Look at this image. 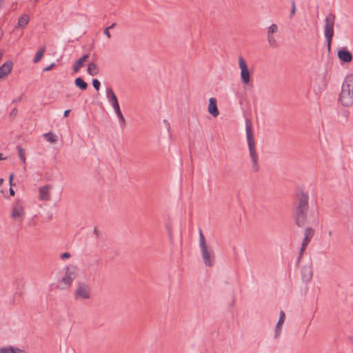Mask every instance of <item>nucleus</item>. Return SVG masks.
I'll use <instances>...</instances> for the list:
<instances>
[{
  "instance_id": "nucleus-39",
  "label": "nucleus",
  "mask_w": 353,
  "mask_h": 353,
  "mask_svg": "<svg viewBox=\"0 0 353 353\" xmlns=\"http://www.w3.org/2000/svg\"><path fill=\"white\" fill-rule=\"evenodd\" d=\"M13 177H14V175L13 174H10V177H9V180H10V185H12V180H13Z\"/></svg>"
},
{
  "instance_id": "nucleus-5",
  "label": "nucleus",
  "mask_w": 353,
  "mask_h": 353,
  "mask_svg": "<svg viewBox=\"0 0 353 353\" xmlns=\"http://www.w3.org/2000/svg\"><path fill=\"white\" fill-rule=\"evenodd\" d=\"M239 65L241 70V79L243 84H248L251 79L250 72L247 63L242 57H239Z\"/></svg>"
},
{
  "instance_id": "nucleus-29",
  "label": "nucleus",
  "mask_w": 353,
  "mask_h": 353,
  "mask_svg": "<svg viewBox=\"0 0 353 353\" xmlns=\"http://www.w3.org/2000/svg\"><path fill=\"white\" fill-rule=\"evenodd\" d=\"M0 353H14V347L12 346L0 348Z\"/></svg>"
},
{
  "instance_id": "nucleus-12",
  "label": "nucleus",
  "mask_w": 353,
  "mask_h": 353,
  "mask_svg": "<svg viewBox=\"0 0 353 353\" xmlns=\"http://www.w3.org/2000/svg\"><path fill=\"white\" fill-rule=\"evenodd\" d=\"M302 279L305 283H308L312 278V269L311 265H305L301 270Z\"/></svg>"
},
{
  "instance_id": "nucleus-20",
  "label": "nucleus",
  "mask_w": 353,
  "mask_h": 353,
  "mask_svg": "<svg viewBox=\"0 0 353 353\" xmlns=\"http://www.w3.org/2000/svg\"><path fill=\"white\" fill-rule=\"evenodd\" d=\"M250 156L251 157L252 168L254 171H257L259 170V165H258V157H257L256 150H250Z\"/></svg>"
},
{
  "instance_id": "nucleus-31",
  "label": "nucleus",
  "mask_w": 353,
  "mask_h": 353,
  "mask_svg": "<svg viewBox=\"0 0 353 353\" xmlns=\"http://www.w3.org/2000/svg\"><path fill=\"white\" fill-rule=\"evenodd\" d=\"M295 12H296V5H295V2L294 1H292V8H291V12H290V17L292 18V17L294 16Z\"/></svg>"
},
{
  "instance_id": "nucleus-49",
  "label": "nucleus",
  "mask_w": 353,
  "mask_h": 353,
  "mask_svg": "<svg viewBox=\"0 0 353 353\" xmlns=\"http://www.w3.org/2000/svg\"><path fill=\"white\" fill-rule=\"evenodd\" d=\"M94 233H97V229H94Z\"/></svg>"
},
{
  "instance_id": "nucleus-21",
  "label": "nucleus",
  "mask_w": 353,
  "mask_h": 353,
  "mask_svg": "<svg viewBox=\"0 0 353 353\" xmlns=\"http://www.w3.org/2000/svg\"><path fill=\"white\" fill-rule=\"evenodd\" d=\"M74 274L72 272H66L64 276L62 278V282L66 285L69 286L74 279Z\"/></svg>"
},
{
  "instance_id": "nucleus-27",
  "label": "nucleus",
  "mask_w": 353,
  "mask_h": 353,
  "mask_svg": "<svg viewBox=\"0 0 353 353\" xmlns=\"http://www.w3.org/2000/svg\"><path fill=\"white\" fill-rule=\"evenodd\" d=\"M278 30V26L275 23H272L268 29L267 35H272Z\"/></svg>"
},
{
  "instance_id": "nucleus-32",
  "label": "nucleus",
  "mask_w": 353,
  "mask_h": 353,
  "mask_svg": "<svg viewBox=\"0 0 353 353\" xmlns=\"http://www.w3.org/2000/svg\"><path fill=\"white\" fill-rule=\"evenodd\" d=\"M70 254L68 253V252H65V253H63L61 255V259H68L70 257Z\"/></svg>"
},
{
  "instance_id": "nucleus-24",
  "label": "nucleus",
  "mask_w": 353,
  "mask_h": 353,
  "mask_svg": "<svg viewBox=\"0 0 353 353\" xmlns=\"http://www.w3.org/2000/svg\"><path fill=\"white\" fill-rule=\"evenodd\" d=\"M74 84L82 90H85L88 87L87 83L81 77H78L75 79Z\"/></svg>"
},
{
  "instance_id": "nucleus-18",
  "label": "nucleus",
  "mask_w": 353,
  "mask_h": 353,
  "mask_svg": "<svg viewBox=\"0 0 353 353\" xmlns=\"http://www.w3.org/2000/svg\"><path fill=\"white\" fill-rule=\"evenodd\" d=\"M49 185H45L39 188V199L43 201H48L50 199Z\"/></svg>"
},
{
  "instance_id": "nucleus-3",
  "label": "nucleus",
  "mask_w": 353,
  "mask_h": 353,
  "mask_svg": "<svg viewBox=\"0 0 353 353\" xmlns=\"http://www.w3.org/2000/svg\"><path fill=\"white\" fill-rule=\"evenodd\" d=\"M335 17L333 14H329L324 20V36L328 48H330L332 37L334 36V26Z\"/></svg>"
},
{
  "instance_id": "nucleus-35",
  "label": "nucleus",
  "mask_w": 353,
  "mask_h": 353,
  "mask_svg": "<svg viewBox=\"0 0 353 353\" xmlns=\"http://www.w3.org/2000/svg\"><path fill=\"white\" fill-rule=\"evenodd\" d=\"M103 33H104V34H105L108 37V38H110L111 37V34H110L109 28H106L104 30Z\"/></svg>"
},
{
  "instance_id": "nucleus-17",
  "label": "nucleus",
  "mask_w": 353,
  "mask_h": 353,
  "mask_svg": "<svg viewBox=\"0 0 353 353\" xmlns=\"http://www.w3.org/2000/svg\"><path fill=\"white\" fill-rule=\"evenodd\" d=\"M24 214V209L20 203H17L12 212V216L14 219L21 218Z\"/></svg>"
},
{
  "instance_id": "nucleus-22",
  "label": "nucleus",
  "mask_w": 353,
  "mask_h": 353,
  "mask_svg": "<svg viewBox=\"0 0 353 353\" xmlns=\"http://www.w3.org/2000/svg\"><path fill=\"white\" fill-rule=\"evenodd\" d=\"M87 72L91 76L97 75L99 73L97 65L94 63H90L88 65Z\"/></svg>"
},
{
  "instance_id": "nucleus-37",
  "label": "nucleus",
  "mask_w": 353,
  "mask_h": 353,
  "mask_svg": "<svg viewBox=\"0 0 353 353\" xmlns=\"http://www.w3.org/2000/svg\"><path fill=\"white\" fill-rule=\"evenodd\" d=\"M70 112V110H65L64 113H63V117H67L69 115Z\"/></svg>"
},
{
  "instance_id": "nucleus-42",
  "label": "nucleus",
  "mask_w": 353,
  "mask_h": 353,
  "mask_svg": "<svg viewBox=\"0 0 353 353\" xmlns=\"http://www.w3.org/2000/svg\"><path fill=\"white\" fill-rule=\"evenodd\" d=\"M4 3V0H0V8H1L3 6Z\"/></svg>"
},
{
  "instance_id": "nucleus-6",
  "label": "nucleus",
  "mask_w": 353,
  "mask_h": 353,
  "mask_svg": "<svg viewBox=\"0 0 353 353\" xmlns=\"http://www.w3.org/2000/svg\"><path fill=\"white\" fill-rule=\"evenodd\" d=\"M308 208H296V223L299 227H303L307 222Z\"/></svg>"
},
{
  "instance_id": "nucleus-48",
  "label": "nucleus",
  "mask_w": 353,
  "mask_h": 353,
  "mask_svg": "<svg viewBox=\"0 0 353 353\" xmlns=\"http://www.w3.org/2000/svg\"><path fill=\"white\" fill-rule=\"evenodd\" d=\"M2 181H3V179H0V183H2Z\"/></svg>"
},
{
  "instance_id": "nucleus-26",
  "label": "nucleus",
  "mask_w": 353,
  "mask_h": 353,
  "mask_svg": "<svg viewBox=\"0 0 353 353\" xmlns=\"http://www.w3.org/2000/svg\"><path fill=\"white\" fill-rule=\"evenodd\" d=\"M43 137L50 143H55L57 140V137L52 132L45 133Z\"/></svg>"
},
{
  "instance_id": "nucleus-23",
  "label": "nucleus",
  "mask_w": 353,
  "mask_h": 353,
  "mask_svg": "<svg viewBox=\"0 0 353 353\" xmlns=\"http://www.w3.org/2000/svg\"><path fill=\"white\" fill-rule=\"evenodd\" d=\"M29 21V16L27 14H23L19 19L17 25L19 27L23 28L27 26Z\"/></svg>"
},
{
  "instance_id": "nucleus-13",
  "label": "nucleus",
  "mask_w": 353,
  "mask_h": 353,
  "mask_svg": "<svg viewBox=\"0 0 353 353\" xmlns=\"http://www.w3.org/2000/svg\"><path fill=\"white\" fill-rule=\"evenodd\" d=\"M208 110L214 117H216L219 114L216 105V99L215 98H210Z\"/></svg>"
},
{
  "instance_id": "nucleus-34",
  "label": "nucleus",
  "mask_w": 353,
  "mask_h": 353,
  "mask_svg": "<svg viewBox=\"0 0 353 353\" xmlns=\"http://www.w3.org/2000/svg\"><path fill=\"white\" fill-rule=\"evenodd\" d=\"M54 63H52L50 65L46 67L43 70L46 71V72H48V71H50L54 66Z\"/></svg>"
},
{
  "instance_id": "nucleus-40",
  "label": "nucleus",
  "mask_w": 353,
  "mask_h": 353,
  "mask_svg": "<svg viewBox=\"0 0 353 353\" xmlns=\"http://www.w3.org/2000/svg\"><path fill=\"white\" fill-rule=\"evenodd\" d=\"M9 192H10V194L11 196H14V190L12 188H10Z\"/></svg>"
},
{
  "instance_id": "nucleus-15",
  "label": "nucleus",
  "mask_w": 353,
  "mask_h": 353,
  "mask_svg": "<svg viewBox=\"0 0 353 353\" xmlns=\"http://www.w3.org/2000/svg\"><path fill=\"white\" fill-rule=\"evenodd\" d=\"M339 58L345 62L349 63L352 60V54L346 49H341L338 51Z\"/></svg>"
},
{
  "instance_id": "nucleus-43",
  "label": "nucleus",
  "mask_w": 353,
  "mask_h": 353,
  "mask_svg": "<svg viewBox=\"0 0 353 353\" xmlns=\"http://www.w3.org/2000/svg\"><path fill=\"white\" fill-rule=\"evenodd\" d=\"M5 158L2 157V154L0 153V161L4 159Z\"/></svg>"
},
{
  "instance_id": "nucleus-33",
  "label": "nucleus",
  "mask_w": 353,
  "mask_h": 353,
  "mask_svg": "<svg viewBox=\"0 0 353 353\" xmlns=\"http://www.w3.org/2000/svg\"><path fill=\"white\" fill-rule=\"evenodd\" d=\"M163 123L165 124V127H166V128H167V130H168V132H170V125L169 122H168L167 120L164 119V120H163ZM169 134H170V133H169Z\"/></svg>"
},
{
  "instance_id": "nucleus-2",
  "label": "nucleus",
  "mask_w": 353,
  "mask_h": 353,
  "mask_svg": "<svg viewBox=\"0 0 353 353\" xmlns=\"http://www.w3.org/2000/svg\"><path fill=\"white\" fill-rule=\"evenodd\" d=\"M199 248L204 264L208 267L213 265V257L212 255L211 247L207 245L205 236L202 230H199Z\"/></svg>"
},
{
  "instance_id": "nucleus-16",
  "label": "nucleus",
  "mask_w": 353,
  "mask_h": 353,
  "mask_svg": "<svg viewBox=\"0 0 353 353\" xmlns=\"http://www.w3.org/2000/svg\"><path fill=\"white\" fill-rule=\"evenodd\" d=\"M114 112L119 119V126L121 129H123L126 125L125 119L121 111L120 106L117 105L113 108Z\"/></svg>"
},
{
  "instance_id": "nucleus-44",
  "label": "nucleus",
  "mask_w": 353,
  "mask_h": 353,
  "mask_svg": "<svg viewBox=\"0 0 353 353\" xmlns=\"http://www.w3.org/2000/svg\"><path fill=\"white\" fill-rule=\"evenodd\" d=\"M19 99H14V100L12 101V102H13V103H15V102L19 101Z\"/></svg>"
},
{
  "instance_id": "nucleus-47",
  "label": "nucleus",
  "mask_w": 353,
  "mask_h": 353,
  "mask_svg": "<svg viewBox=\"0 0 353 353\" xmlns=\"http://www.w3.org/2000/svg\"><path fill=\"white\" fill-rule=\"evenodd\" d=\"M331 234H332V232H331V231H330V232H329V235L330 236Z\"/></svg>"
},
{
  "instance_id": "nucleus-41",
  "label": "nucleus",
  "mask_w": 353,
  "mask_h": 353,
  "mask_svg": "<svg viewBox=\"0 0 353 353\" xmlns=\"http://www.w3.org/2000/svg\"><path fill=\"white\" fill-rule=\"evenodd\" d=\"M114 26H115V23H112L111 26H110L109 27H108V28H109V30H110V29L113 28Z\"/></svg>"
},
{
  "instance_id": "nucleus-14",
  "label": "nucleus",
  "mask_w": 353,
  "mask_h": 353,
  "mask_svg": "<svg viewBox=\"0 0 353 353\" xmlns=\"http://www.w3.org/2000/svg\"><path fill=\"white\" fill-rule=\"evenodd\" d=\"M13 66L12 61H6L0 67V79L7 76L11 72Z\"/></svg>"
},
{
  "instance_id": "nucleus-46",
  "label": "nucleus",
  "mask_w": 353,
  "mask_h": 353,
  "mask_svg": "<svg viewBox=\"0 0 353 353\" xmlns=\"http://www.w3.org/2000/svg\"><path fill=\"white\" fill-rule=\"evenodd\" d=\"M2 56H3V54H2V52H0V59H1Z\"/></svg>"
},
{
  "instance_id": "nucleus-45",
  "label": "nucleus",
  "mask_w": 353,
  "mask_h": 353,
  "mask_svg": "<svg viewBox=\"0 0 353 353\" xmlns=\"http://www.w3.org/2000/svg\"><path fill=\"white\" fill-rule=\"evenodd\" d=\"M16 112H17V109H16V108H14V109L13 110V111H12V113H15Z\"/></svg>"
},
{
  "instance_id": "nucleus-19",
  "label": "nucleus",
  "mask_w": 353,
  "mask_h": 353,
  "mask_svg": "<svg viewBox=\"0 0 353 353\" xmlns=\"http://www.w3.org/2000/svg\"><path fill=\"white\" fill-rule=\"evenodd\" d=\"M89 55L88 54H84L79 59H78L73 65V71L74 72H77L79 71L81 67L83 65V63L86 61L88 58Z\"/></svg>"
},
{
  "instance_id": "nucleus-30",
  "label": "nucleus",
  "mask_w": 353,
  "mask_h": 353,
  "mask_svg": "<svg viewBox=\"0 0 353 353\" xmlns=\"http://www.w3.org/2000/svg\"><path fill=\"white\" fill-rule=\"evenodd\" d=\"M92 85L96 90H99L101 86V83L97 79H92Z\"/></svg>"
},
{
  "instance_id": "nucleus-7",
  "label": "nucleus",
  "mask_w": 353,
  "mask_h": 353,
  "mask_svg": "<svg viewBox=\"0 0 353 353\" xmlns=\"http://www.w3.org/2000/svg\"><path fill=\"white\" fill-rule=\"evenodd\" d=\"M314 232V231L311 227H307L305 228L304 231V237L302 241L301 248L300 249V256L302 255L303 252L305 251L306 247L312 239Z\"/></svg>"
},
{
  "instance_id": "nucleus-4",
  "label": "nucleus",
  "mask_w": 353,
  "mask_h": 353,
  "mask_svg": "<svg viewBox=\"0 0 353 353\" xmlns=\"http://www.w3.org/2000/svg\"><path fill=\"white\" fill-rule=\"evenodd\" d=\"M91 296V289L88 284L85 283H79L74 292V299L76 300H87Z\"/></svg>"
},
{
  "instance_id": "nucleus-38",
  "label": "nucleus",
  "mask_w": 353,
  "mask_h": 353,
  "mask_svg": "<svg viewBox=\"0 0 353 353\" xmlns=\"http://www.w3.org/2000/svg\"><path fill=\"white\" fill-rule=\"evenodd\" d=\"M14 353H21L22 350L19 348H14Z\"/></svg>"
},
{
  "instance_id": "nucleus-36",
  "label": "nucleus",
  "mask_w": 353,
  "mask_h": 353,
  "mask_svg": "<svg viewBox=\"0 0 353 353\" xmlns=\"http://www.w3.org/2000/svg\"><path fill=\"white\" fill-rule=\"evenodd\" d=\"M19 157H20L21 159L22 160V161L25 162L26 158H25L24 155L23 154L21 150H20V151H19Z\"/></svg>"
},
{
  "instance_id": "nucleus-28",
  "label": "nucleus",
  "mask_w": 353,
  "mask_h": 353,
  "mask_svg": "<svg viewBox=\"0 0 353 353\" xmlns=\"http://www.w3.org/2000/svg\"><path fill=\"white\" fill-rule=\"evenodd\" d=\"M267 39L268 41L269 45L271 47H276L277 46V42L273 35H267Z\"/></svg>"
},
{
  "instance_id": "nucleus-10",
  "label": "nucleus",
  "mask_w": 353,
  "mask_h": 353,
  "mask_svg": "<svg viewBox=\"0 0 353 353\" xmlns=\"http://www.w3.org/2000/svg\"><path fill=\"white\" fill-rule=\"evenodd\" d=\"M309 196L307 193L301 192L299 195L298 205L296 208H309Z\"/></svg>"
},
{
  "instance_id": "nucleus-9",
  "label": "nucleus",
  "mask_w": 353,
  "mask_h": 353,
  "mask_svg": "<svg viewBox=\"0 0 353 353\" xmlns=\"http://www.w3.org/2000/svg\"><path fill=\"white\" fill-rule=\"evenodd\" d=\"M105 97L112 108L119 105L117 96L110 87H106Z\"/></svg>"
},
{
  "instance_id": "nucleus-1",
  "label": "nucleus",
  "mask_w": 353,
  "mask_h": 353,
  "mask_svg": "<svg viewBox=\"0 0 353 353\" xmlns=\"http://www.w3.org/2000/svg\"><path fill=\"white\" fill-rule=\"evenodd\" d=\"M339 100L343 106L349 107L353 104V74L345 78Z\"/></svg>"
},
{
  "instance_id": "nucleus-8",
  "label": "nucleus",
  "mask_w": 353,
  "mask_h": 353,
  "mask_svg": "<svg viewBox=\"0 0 353 353\" xmlns=\"http://www.w3.org/2000/svg\"><path fill=\"white\" fill-rule=\"evenodd\" d=\"M246 139L248 144L249 151L255 150L254 140L252 136V123L249 119H245Z\"/></svg>"
},
{
  "instance_id": "nucleus-25",
  "label": "nucleus",
  "mask_w": 353,
  "mask_h": 353,
  "mask_svg": "<svg viewBox=\"0 0 353 353\" xmlns=\"http://www.w3.org/2000/svg\"><path fill=\"white\" fill-rule=\"evenodd\" d=\"M46 52V47L43 46L36 53L33 61L34 63H37L40 61L41 59L43 56L44 53Z\"/></svg>"
},
{
  "instance_id": "nucleus-11",
  "label": "nucleus",
  "mask_w": 353,
  "mask_h": 353,
  "mask_svg": "<svg viewBox=\"0 0 353 353\" xmlns=\"http://www.w3.org/2000/svg\"><path fill=\"white\" fill-rule=\"evenodd\" d=\"M285 312L283 310L280 311L279 319V321H278V322L275 326V329H274V338H276V339H277L280 336V334L281 332V327L285 321Z\"/></svg>"
}]
</instances>
